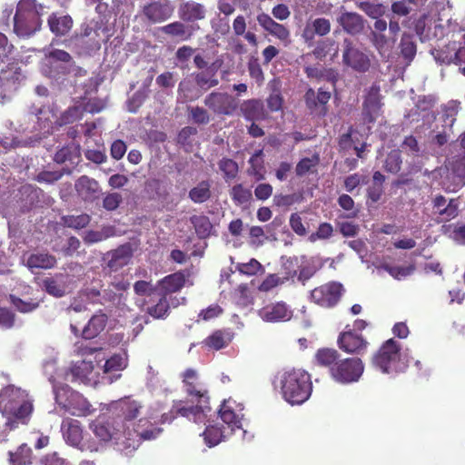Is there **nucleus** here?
<instances>
[{"label": "nucleus", "instance_id": "obj_1", "mask_svg": "<svg viewBox=\"0 0 465 465\" xmlns=\"http://www.w3.org/2000/svg\"><path fill=\"white\" fill-rule=\"evenodd\" d=\"M316 363L328 369L331 378L340 384H351L360 381L364 372V363L358 357L341 358L335 349L322 348L316 351Z\"/></svg>", "mask_w": 465, "mask_h": 465}, {"label": "nucleus", "instance_id": "obj_2", "mask_svg": "<svg viewBox=\"0 0 465 465\" xmlns=\"http://www.w3.org/2000/svg\"><path fill=\"white\" fill-rule=\"evenodd\" d=\"M282 398L292 405L305 402L312 391L311 374L301 369H291L279 376Z\"/></svg>", "mask_w": 465, "mask_h": 465}, {"label": "nucleus", "instance_id": "obj_3", "mask_svg": "<svg viewBox=\"0 0 465 465\" xmlns=\"http://www.w3.org/2000/svg\"><path fill=\"white\" fill-rule=\"evenodd\" d=\"M44 6L35 0H22L18 3L14 17V30L16 35L28 37L41 27Z\"/></svg>", "mask_w": 465, "mask_h": 465}, {"label": "nucleus", "instance_id": "obj_4", "mask_svg": "<svg viewBox=\"0 0 465 465\" xmlns=\"http://www.w3.org/2000/svg\"><path fill=\"white\" fill-rule=\"evenodd\" d=\"M32 411V404L21 400L13 387H5L0 391V412L10 422L26 423Z\"/></svg>", "mask_w": 465, "mask_h": 465}, {"label": "nucleus", "instance_id": "obj_5", "mask_svg": "<svg viewBox=\"0 0 465 465\" xmlns=\"http://www.w3.org/2000/svg\"><path fill=\"white\" fill-rule=\"evenodd\" d=\"M401 344L394 339H389L382 343L373 354L371 363L383 373H392L403 371L406 364L401 361Z\"/></svg>", "mask_w": 465, "mask_h": 465}, {"label": "nucleus", "instance_id": "obj_6", "mask_svg": "<svg viewBox=\"0 0 465 465\" xmlns=\"http://www.w3.org/2000/svg\"><path fill=\"white\" fill-rule=\"evenodd\" d=\"M56 403L73 416H85L89 413L90 405L82 394L74 391L65 383L54 385Z\"/></svg>", "mask_w": 465, "mask_h": 465}, {"label": "nucleus", "instance_id": "obj_7", "mask_svg": "<svg viewBox=\"0 0 465 465\" xmlns=\"http://www.w3.org/2000/svg\"><path fill=\"white\" fill-rule=\"evenodd\" d=\"M122 419L109 418L106 420H97L92 423L91 429L94 434L104 442L114 441L124 448V441H127V430L121 427Z\"/></svg>", "mask_w": 465, "mask_h": 465}, {"label": "nucleus", "instance_id": "obj_8", "mask_svg": "<svg viewBox=\"0 0 465 465\" xmlns=\"http://www.w3.org/2000/svg\"><path fill=\"white\" fill-rule=\"evenodd\" d=\"M203 104L215 115L232 116L239 110L240 101L226 92L213 91L204 97Z\"/></svg>", "mask_w": 465, "mask_h": 465}, {"label": "nucleus", "instance_id": "obj_9", "mask_svg": "<svg viewBox=\"0 0 465 465\" xmlns=\"http://www.w3.org/2000/svg\"><path fill=\"white\" fill-rule=\"evenodd\" d=\"M344 292L341 283L337 282H330L314 288L311 292V301L324 308L334 307L341 300Z\"/></svg>", "mask_w": 465, "mask_h": 465}, {"label": "nucleus", "instance_id": "obj_10", "mask_svg": "<svg viewBox=\"0 0 465 465\" xmlns=\"http://www.w3.org/2000/svg\"><path fill=\"white\" fill-rule=\"evenodd\" d=\"M343 46L342 62L344 65L360 73H365L370 69L371 60L369 56L355 47L350 39H344Z\"/></svg>", "mask_w": 465, "mask_h": 465}, {"label": "nucleus", "instance_id": "obj_11", "mask_svg": "<svg viewBox=\"0 0 465 465\" xmlns=\"http://www.w3.org/2000/svg\"><path fill=\"white\" fill-rule=\"evenodd\" d=\"M173 13V8L169 0H155L144 5L142 15L151 24H158L169 19Z\"/></svg>", "mask_w": 465, "mask_h": 465}, {"label": "nucleus", "instance_id": "obj_12", "mask_svg": "<svg viewBox=\"0 0 465 465\" xmlns=\"http://www.w3.org/2000/svg\"><path fill=\"white\" fill-rule=\"evenodd\" d=\"M243 405L232 399L224 400L219 409V417L233 430L242 428Z\"/></svg>", "mask_w": 465, "mask_h": 465}, {"label": "nucleus", "instance_id": "obj_13", "mask_svg": "<svg viewBox=\"0 0 465 465\" xmlns=\"http://www.w3.org/2000/svg\"><path fill=\"white\" fill-rule=\"evenodd\" d=\"M380 86L372 84L367 92L362 104L363 120L367 124L374 123L380 115L381 107Z\"/></svg>", "mask_w": 465, "mask_h": 465}, {"label": "nucleus", "instance_id": "obj_14", "mask_svg": "<svg viewBox=\"0 0 465 465\" xmlns=\"http://www.w3.org/2000/svg\"><path fill=\"white\" fill-rule=\"evenodd\" d=\"M337 342L341 351L350 354L364 353L369 344L361 334L351 330L340 333Z\"/></svg>", "mask_w": 465, "mask_h": 465}, {"label": "nucleus", "instance_id": "obj_15", "mask_svg": "<svg viewBox=\"0 0 465 465\" xmlns=\"http://www.w3.org/2000/svg\"><path fill=\"white\" fill-rule=\"evenodd\" d=\"M183 382L188 396L199 401V403H208V391L198 382V375L194 370L187 369L184 371L183 373Z\"/></svg>", "mask_w": 465, "mask_h": 465}, {"label": "nucleus", "instance_id": "obj_16", "mask_svg": "<svg viewBox=\"0 0 465 465\" xmlns=\"http://www.w3.org/2000/svg\"><path fill=\"white\" fill-rule=\"evenodd\" d=\"M143 420H139V424L134 430H127V441H124L125 449H136L142 440H151L156 439L163 431V429L151 425L148 429H141V423ZM146 422V420H144Z\"/></svg>", "mask_w": 465, "mask_h": 465}, {"label": "nucleus", "instance_id": "obj_17", "mask_svg": "<svg viewBox=\"0 0 465 465\" xmlns=\"http://www.w3.org/2000/svg\"><path fill=\"white\" fill-rule=\"evenodd\" d=\"M261 318L269 322H287L292 317V311L283 302L270 303L260 310Z\"/></svg>", "mask_w": 465, "mask_h": 465}, {"label": "nucleus", "instance_id": "obj_18", "mask_svg": "<svg viewBox=\"0 0 465 465\" xmlns=\"http://www.w3.org/2000/svg\"><path fill=\"white\" fill-rule=\"evenodd\" d=\"M53 160L57 164H64L63 168H71L72 173L81 162L80 145L72 143L63 146L54 153Z\"/></svg>", "mask_w": 465, "mask_h": 465}, {"label": "nucleus", "instance_id": "obj_19", "mask_svg": "<svg viewBox=\"0 0 465 465\" xmlns=\"http://www.w3.org/2000/svg\"><path fill=\"white\" fill-rule=\"evenodd\" d=\"M207 8L202 4L189 0L180 4L178 7L179 18L185 23H195L206 18Z\"/></svg>", "mask_w": 465, "mask_h": 465}, {"label": "nucleus", "instance_id": "obj_20", "mask_svg": "<svg viewBox=\"0 0 465 465\" xmlns=\"http://www.w3.org/2000/svg\"><path fill=\"white\" fill-rule=\"evenodd\" d=\"M77 195L84 202L93 203L99 198L101 188L98 182L87 175L80 176L74 183Z\"/></svg>", "mask_w": 465, "mask_h": 465}, {"label": "nucleus", "instance_id": "obj_21", "mask_svg": "<svg viewBox=\"0 0 465 465\" xmlns=\"http://www.w3.org/2000/svg\"><path fill=\"white\" fill-rule=\"evenodd\" d=\"M186 275L183 271L166 275L157 282L155 289L160 295L168 296L169 294L180 292L185 285Z\"/></svg>", "mask_w": 465, "mask_h": 465}, {"label": "nucleus", "instance_id": "obj_22", "mask_svg": "<svg viewBox=\"0 0 465 465\" xmlns=\"http://www.w3.org/2000/svg\"><path fill=\"white\" fill-rule=\"evenodd\" d=\"M108 255L110 259L107 262V267L112 272H117L130 262L134 249L130 242H126L111 251Z\"/></svg>", "mask_w": 465, "mask_h": 465}, {"label": "nucleus", "instance_id": "obj_23", "mask_svg": "<svg viewBox=\"0 0 465 465\" xmlns=\"http://www.w3.org/2000/svg\"><path fill=\"white\" fill-rule=\"evenodd\" d=\"M239 109L246 121H262L268 117L264 104L260 99L252 98L245 100L240 104Z\"/></svg>", "mask_w": 465, "mask_h": 465}, {"label": "nucleus", "instance_id": "obj_24", "mask_svg": "<svg viewBox=\"0 0 465 465\" xmlns=\"http://www.w3.org/2000/svg\"><path fill=\"white\" fill-rule=\"evenodd\" d=\"M257 22L266 32L282 42L290 40V30L285 25L275 22L268 14H259Z\"/></svg>", "mask_w": 465, "mask_h": 465}, {"label": "nucleus", "instance_id": "obj_25", "mask_svg": "<svg viewBox=\"0 0 465 465\" xmlns=\"http://www.w3.org/2000/svg\"><path fill=\"white\" fill-rule=\"evenodd\" d=\"M61 431L65 441L73 447H79L83 440V429L77 420L64 419L61 424Z\"/></svg>", "mask_w": 465, "mask_h": 465}, {"label": "nucleus", "instance_id": "obj_26", "mask_svg": "<svg viewBox=\"0 0 465 465\" xmlns=\"http://www.w3.org/2000/svg\"><path fill=\"white\" fill-rule=\"evenodd\" d=\"M208 403H197L195 405L184 406L182 401H176L173 404V408L176 416L185 417L188 420H193L194 422H202L204 420L205 409H209Z\"/></svg>", "mask_w": 465, "mask_h": 465}, {"label": "nucleus", "instance_id": "obj_27", "mask_svg": "<svg viewBox=\"0 0 465 465\" xmlns=\"http://www.w3.org/2000/svg\"><path fill=\"white\" fill-rule=\"evenodd\" d=\"M119 409L121 414L114 419H122L121 427L123 430H130L129 427H126L124 422H131L136 419L140 413L142 405L136 401L126 399L119 402Z\"/></svg>", "mask_w": 465, "mask_h": 465}, {"label": "nucleus", "instance_id": "obj_28", "mask_svg": "<svg viewBox=\"0 0 465 465\" xmlns=\"http://www.w3.org/2000/svg\"><path fill=\"white\" fill-rule=\"evenodd\" d=\"M338 23L342 29L351 35H357L364 28L362 16L354 12H344L338 18Z\"/></svg>", "mask_w": 465, "mask_h": 465}, {"label": "nucleus", "instance_id": "obj_29", "mask_svg": "<svg viewBox=\"0 0 465 465\" xmlns=\"http://www.w3.org/2000/svg\"><path fill=\"white\" fill-rule=\"evenodd\" d=\"M232 338L233 334L229 330H216L203 340V344L209 349L219 351L227 347Z\"/></svg>", "mask_w": 465, "mask_h": 465}, {"label": "nucleus", "instance_id": "obj_30", "mask_svg": "<svg viewBox=\"0 0 465 465\" xmlns=\"http://www.w3.org/2000/svg\"><path fill=\"white\" fill-rule=\"evenodd\" d=\"M447 199L441 195H436L432 200L433 208L437 210V213L445 217L448 220L453 219L458 215L459 205L457 200L450 199L446 205Z\"/></svg>", "mask_w": 465, "mask_h": 465}, {"label": "nucleus", "instance_id": "obj_31", "mask_svg": "<svg viewBox=\"0 0 465 465\" xmlns=\"http://www.w3.org/2000/svg\"><path fill=\"white\" fill-rule=\"evenodd\" d=\"M198 28L193 25L187 26L181 21H175L161 27V31L172 37H178L182 41H186L191 39L193 32Z\"/></svg>", "mask_w": 465, "mask_h": 465}, {"label": "nucleus", "instance_id": "obj_32", "mask_svg": "<svg viewBox=\"0 0 465 465\" xmlns=\"http://www.w3.org/2000/svg\"><path fill=\"white\" fill-rule=\"evenodd\" d=\"M331 99V92L319 88L317 94L312 88H309L304 94V101L306 106L310 110H315L319 105L323 106L324 113L326 112L325 105Z\"/></svg>", "mask_w": 465, "mask_h": 465}, {"label": "nucleus", "instance_id": "obj_33", "mask_svg": "<svg viewBox=\"0 0 465 465\" xmlns=\"http://www.w3.org/2000/svg\"><path fill=\"white\" fill-rule=\"evenodd\" d=\"M107 315L105 313L94 314L84 327L82 336L84 339H94L102 332L107 323Z\"/></svg>", "mask_w": 465, "mask_h": 465}, {"label": "nucleus", "instance_id": "obj_34", "mask_svg": "<svg viewBox=\"0 0 465 465\" xmlns=\"http://www.w3.org/2000/svg\"><path fill=\"white\" fill-rule=\"evenodd\" d=\"M73 19L70 15H58L52 14L48 18V25L55 35H65L73 26Z\"/></svg>", "mask_w": 465, "mask_h": 465}, {"label": "nucleus", "instance_id": "obj_35", "mask_svg": "<svg viewBox=\"0 0 465 465\" xmlns=\"http://www.w3.org/2000/svg\"><path fill=\"white\" fill-rule=\"evenodd\" d=\"M311 26L307 25L303 30L302 36L305 40L313 39L315 35L325 36L331 32V22L327 18H316L312 22Z\"/></svg>", "mask_w": 465, "mask_h": 465}, {"label": "nucleus", "instance_id": "obj_36", "mask_svg": "<svg viewBox=\"0 0 465 465\" xmlns=\"http://www.w3.org/2000/svg\"><path fill=\"white\" fill-rule=\"evenodd\" d=\"M248 163V175L252 176L256 181H262L265 179V168L262 149L255 151L254 153L250 157Z\"/></svg>", "mask_w": 465, "mask_h": 465}, {"label": "nucleus", "instance_id": "obj_37", "mask_svg": "<svg viewBox=\"0 0 465 465\" xmlns=\"http://www.w3.org/2000/svg\"><path fill=\"white\" fill-rule=\"evenodd\" d=\"M56 263V258L46 252L32 253L26 262L30 269H52Z\"/></svg>", "mask_w": 465, "mask_h": 465}, {"label": "nucleus", "instance_id": "obj_38", "mask_svg": "<svg viewBox=\"0 0 465 465\" xmlns=\"http://www.w3.org/2000/svg\"><path fill=\"white\" fill-rule=\"evenodd\" d=\"M126 365H127L126 360L123 356H121L119 354H114L105 361L104 366V372L107 375H109L110 373L116 372V371L119 372V371H123L126 367ZM120 377H121V374L118 373V374H113L112 376H108L107 379H108L109 382L112 383L114 381H116L117 379H119Z\"/></svg>", "mask_w": 465, "mask_h": 465}, {"label": "nucleus", "instance_id": "obj_39", "mask_svg": "<svg viewBox=\"0 0 465 465\" xmlns=\"http://www.w3.org/2000/svg\"><path fill=\"white\" fill-rule=\"evenodd\" d=\"M109 28L106 24L104 22L102 18L97 21L92 20L90 24L86 25L81 33V35L84 37H92L94 35L95 37H101L102 35L104 37V41H108L110 34Z\"/></svg>", "mask_w": 465, "mask_h": 465}, {"label": "nucleus", "instance_id": "obj_40", "mask_svg": "<svg viewBox=\"0 0 465 465\" xmlns=\"http://www.w3.org/2000/svg\"><path fill=\"white\" fill-rule=\"evenodd\" d=\"M304 72L308 78L316 79L318 81L325 80L333 85L338 80V74L335 70L329 68H319L316 66H306Z\"/></svg>", "mask_w": 465, "mask_h": 465}, {"label": "nucleus", "instance_id": "obj_41", "mask_svg": "<svg viewBox=\"0 0 465 465\" xmlns=\"http://www.w3.org/2000/svg\"><path fill=\"white\" fill-rule=\"evenodd\" d=\"M212 196L211 183L209 181H202L189 191V198L195 203H203Z\"/></svg>", "mask_w": 465, "mask_h": 465}, {"label": "nucleus", "instance_id": "obj_42", "mask_svg": "<svg viewBox=\"0 0 465 465\" xmlns=\"http://www.w3.org/2000/svg\"><path fill=\"white\" fill-rule=\"evenodd\" d=\"M451 173L458 180L457 184L465 185V153L455 155L449 163Z\"/></svg>", "mask_w": 465, "mask_h": 465}, {"label": "nucleus", "instance_id": "obj_43", "mask_svg": "<svg viewBox=\"0 0 465 465\" xmlns=\"http://www.w3.org/2000/svg\"><path fill=\"white\" fill-rule=\"evenodd\" d=\"M9 462L11 465H31L32 450L26 444H22L16 451H9Z\"/></svg>", "mask_w": 465, "mask_h": 465}, {"label": "nucleus", "instance_id": "obj_44", "mask_svg": "<svg viewBox=\"0 0 465 465\" xmlns=\"http://www.w3.org/2000/svg\"><path fill=\"white\" fill-rule=\"evenodd\" d=\"M195 232L200 239H204L211 234L213 225L210 219L205 215H193L190 218Z\"/></svg>", "mask_w": 465, "mask_h": 465}, {"label": "nucleus", "instance_id": "obj_45", "mask_svg": "<svg viewBox=\"0 0 465 465\" xmlns=\"http://www.w3.org/2000/svg\"><path fill=\"white\" fill-rule=\"evenodd\" d=\"M401 54L410 64L417 53V45L412 35L404 34L400 43Z\"/></svg>", "mask_w": 465, "mask_h": 465}, {"label": "nucleus", "instance_id": "obj_46", "mask_svg": "<svg viewBox=\"0 0 465 465\" xmlns=\"http://www.w3.org/2000/svg\"><path fill=\"white\" fill-rule=\"evenodd\" d=\"M230 196L238 206L246 204L252 199L251 189L245 188L242 183H237L231 188Z\"/></svg>", "mask_w": 465, "mask_h": 465}, {"label": "nucleus", "instance_id": "obj_47", "mask_svg": "<svg viewBox=\"0 0 465 465\" xmlns=\"http://www.w3.org/2000/svg\"><path fill=\"white\" fill-rule=\"evenodd\" d=\"M214 70L202 71L194 74V81L201 89L208 90L219 84Z\"/></svg>", "mask_w": 465, "mask_h": 465}, {"label": "nucleus", "instance_id": "obj_48", "mask_svg": "<svg viewBox=\"0 0 465 465\" xmlns=\"http://www.w3.org/2000/svg\"><path fill=\"white\" fill-rule=\"evenodd\" d=\"M64 174H71V168H62L59 171H41L36 174L35 180L38 183H54L59 181Z\"/></svg>", "mask_w": 465, "mask_h": 465}, {"label": "nucleus", "instance_id": "obj_49", "mask_svg": "<svg viewBox=\"0 0 465 465\" xmlns=\"http://www.w3.org/2000/svg\"><path fill=\"white\" fill-rule=\"evenodd\" d=\"M91 221V217L87 213H81L79 215H64L62 217V222L64 226L80 230L85 228Z\"/></svg>", "mask_w": 465, "mask_h": 465}, {"label": "nucleus", "instance_id": "obj_50", "mask_svg": "<svg viewBox=\"0 0 465 465\" xmlns=\"http://www.w3.org/2000/svg\"><path fill=\"white\" fill-rule=\"evenodd\" d=\"M219 169L223 173V178L226 182L232 181L236 178L239 167L238 163L230 158H223L218 163Z\"/></svg>", "mask_w": 465, "mask_h": 465}, {"label": "nucleus", "instance_id": "obj_51", "mask_svg": "<svg viewBox=\"0 0 465 465\" xmlns=\"http://www.w3.org/2000/svg\"><path fill=\"white\" fill-rule=\"evenodd\" d=\"M170 303L167 296L161 295L158 302L147 308V313L154 319H163L169 313Z\"/></svg>", "mask_w": 465, "mask_h": 465}, {"label": "nucleus", "instance_id": "obj_52", "mask_svg": "<svg viewBox=\"0 0 465 465\" xmlns=\"http://www.w3.org/2000/svg\"><path fill=\"white\" fill-rule=\"evenodd\" d=\"M203 440L208 447H213L219 444L224 438L223 431L217 426H207L203 432Z\"/></svg>", "mask_w": 465, "mask_h": 465}, {"label": "nucleus", "instance_id": "obj_53", "mask_svg": "<svg viewBox=\"0 0 465 465\" xmlns=\"http://www.w3.org/2000/svg\"><path fill=\"white\" fill-rule=\"evenodd\" d=\"M9 300L15 308L22 313H27L35 311L38 308L40 303V301L38 300L30 299L29 301H24L14 294L9 295Z\"/></svg>", "mask_w": 465, "mask_h": 465}, {"label": "nucleus", "instance_id": "obj_54", "mask_svg": "<svg viewBox=\"0 0 465 465\" xmlns=\"http://www.w3.org/2000/svg\"><path fill=\"white\" fill-rule=\"evenodd\" d=\"M401 152L399 150H392L386 156L383 167L388 173H397L401 169Z\"/></svg>", "mask_w": 465, "mask_h": 465}, {"label": "nucleus", "instance_id": "obj_55", "mask_svg": "<svg viewBox=\"0 0 465 465\" xmlns=\"http://www.w3.org/2000/svg\"><path fill=\"white\" fill-rule=\"evenodd\" d=\"M320 157L314 154L312 157H304L301 159L295 167L296 175L299 177L304 176L306 173L312 172V168L319 164Z\"/></svg>", "mask_w": 465, "mask_h": 465}, {"label": "nucleus", "instance_id": "obj_56", "mask_svg": "<svg viewBox=\"0 0 465 465\" xmlns=\"http://www.w3.org/2000/svg\"><path fill=\"white\" fill-rule=\"evenodd\" d=\"M356 5L369 17L373 19L380 18L385 14V6L380 3L359 2Z\"/></svg>", "mask_w": 465, "mask_h": 465}, {"label": "nucleus", "instance_id": "obj_57", "mask_svg": "<svg viewBox=\"0 0 465 465\" xmlns=\"http://www.w3.org/2000/svg\"><path fill=\"white\" fill-rule=\"evenodd\" d=\"M84 111L80 106H71L61 114L58 118L60 125H66L73 124L83 117Z\"/></svg>", "mask_w": 465, "mask_h": 465}, {"label": "nucleus", "instance_id": "obj_58", "mask_svg": "<svg viewBox=\"0 0 465 465\" xmlns=\"http://www.w3.org/2000/svg\"><path fill=\"white\" fill-rule=\"evenodd\" d=\"M455 48L450 49V45H446L440 49H435L432 55L436 62L440 64L450 65L454 64L453 53Z\"/></svg>", "mask_w": 465, "mask_h": 465}, {"label": "nucleus", "instance_id": "obj_59", "mask_svg": "<svg viewBox=\"0 0 465 465\" xmlns=\"http://www.w3.org/2000/svg\"><path fill=\"white\" fill-rule=\"evenodd\" d=\"M460 109V102L457 100L450 101L445 109H444V122L449 125L450 130H451L452 125L456 122V117Z\"/></svg>", "mask_w": 465, "mask_h": 465}, {"label": "nucleus", "instance_id": "obj_60", "mask_svg": "<svg viewBox=\"0 0 465 465\" xmlns=\"http://www.w3.org/2000/svg\"><path fill=\"white\" fill-rule=\"evenodd\" d=\"M384 269L394 279L401 280L407 276L411 275L414 272L416 267L414 264H410L408 266L385 265Z\"/></svg>", "mask_w": 465, "mask_h": 465}, {"label": "nucleus", "instance_id": "obj_61", "mask_svg": "<svg viewBox=\"0 0 465 465\" xmlns=\"http://www.w3.org/2000/svg\"><path fill=\"white\" fill-rule=\"evenodd\" d=\"M43 287L45 292L54 297H63L65 293L64 287L57 282L54 278H45L43 280Z\"/></svg>", "mask_w": 465, "mask_h": 465}, {"label": "nucleus", "instance_id": "obj_62", "mask_svg": "<svg viewBox=\"0 0 465 465\" xmlns=\"http://www.w3.org/2000/svg\"><path fill=\"white\" fill-rule=\"evenodd\" d=\"M236 269L245 275H255L261 269L262 264L254 258L251 259L247 262H240L236 265Z\"/></svg>", "mask_w": 465, "mask_h": 465}, {"label": "nucleus", "instance_id": "obj_63", "mask_svg": "<svg viewBox=\"0 0 465 465\" xmlns=\"http://www.w3.org/2000/svg\"><path fill=\"white\" fill-rule=\"evenodd\" d=\"M190 116L193 121L197 124H206L210 122V115L208 111L200 106L190 108Z\"/></svg>", "mask_w": 465, "mask_h": 465}, {"label": "nucleus", "instance_id": "obj_64", "mask_svg": "<svg viewBox=\"0 0 465 465\" xmlns=\"http://www.w3.org/2000/svg\"><path fill=\"white\" fill-rule=\"evenodd\" d=\"M223 312V308L219 304L214 303L211 304L206 309L202 310L199 312L198 317L200 320L207 322L219 317Z\"/></svg>", "mask_w": 465, "mask_h": 465}]
</instances>
